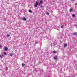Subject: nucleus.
Masks as SVG:
<instances>
[{
	"label": "nucleus",
	"instance_id": "10",
	"mask_svg": "<svg viewBox=\"0 0 77 77\" xmlns=\"http://www.w3.org/2000/svg\"><path fill=\"white\" fill-rule=\"evenodd\" d=\"M29 12H30V13H32V11H31V10H29Z\"/></svg>",
	"mask_w": 77,
	"mask_h": 77
},
{
	"label": "nucleus",
	"instance_id": "4",
	"mask_svg": "<svg viewBox=\"0 0 77 77\" xmlns=\"http://www.w3.org/2000/svg\"><path fill=\"white\" fill-rule=\"evenodd\" d=\"M22 20H23L24 21H26V17L24 18H22Z\"/></svg>",
	"mask_w": 77,
	"mask_h": 77
},
{
	"label": "nucleus",
	"instance_id": "9",
	"mask_svg": "<svg viewBox=\"0 0 77 77\" xmlns=\"http://www.w3.org/2000/svg\"><path fill=\"white\" fill-rule=\"evenodd\" d=\"M2 57H3V55H0V57L1 58H2Z\"/></svg>",
	"mask_w": 77,
	"mask_h": 77
},
{
	"label": "nucleus",
	"instance_id": "5",
	"mask_svg": "<svg viewBox=\"0 0 77 77\" xmlns=\"http://www.w3.org/2000/svg\"><path fill=\"white\" fill-rule=\"evenodd\" d=\"M73 35H75V36L77 35V32H74L73 33Z\"/></svg>",
	"mask_w": 77,
	"mask_h": 77
},
{
	"label": "nucleus",
	"instance_id": "13",
	"mask_svg": "<svg viewBox=\"0 0 77 77\" xmlns=\"http://www.w3.org/2000/svg\"><path fill=\"white\" fill-rule=\"evenodd\" d=\"M4 54L5 55H6V52H4Z\"/></svg>",
	"mask_w": 77,
	"mask_h": 77
},
{
	"label": "nucleus",
	"instance_id": "21",
	"mask_svg": "<svg viewBox=\"0 0 77 77\" xmlns=\"http://www.w3.org/2000/svg\"><path fill=\"white\" fill-rule=\"evenodd\" d=\"M60 43H62V42L61 41L60 42Z\"/></svg>",
	"mask_w": 77,
	"mask_h": 77
},
{
	"label": "nucleus",
	"instance_id": "20",
	"mask_svg": "<svg viewBox=\"0 0 77 77\" xmlns=\"http://www.w3.org/2000/svg\"><path fill=\"white\" fill-rule=\"evenodd\" d=\"M0 47H2V45H0Z\"/></svg>",
	"mask_w": 77,
	"mask_h": 77
},
{
	"label": "nucleus",
	"instance_id": "8",
	"mask_svg": "<svg viewBox=\"0 0 77 77\" xmlns=\"http://www.w3.org/2000/svg\"><path fill=\"white\" fill-rule=\"evenodd\" d=\"M69 11H70V12H72V11H73L72 10V9H70V10H69Z\"/></svg>",
	"mask_w": 77,
	"mask_h": 77
},
{
	"label": "nucleus",
	"instance_id": "16",
	"mask_svg": "<svg viewBox=\"0 0 77 77\" xmlns=\"http://www.w3.org/2000/svg\"><path fill=\"white\" fill-rule=\"evenodd\" d=\"M61 28H63V25L61 26Z\"/></svg>",
	"mask_w": 77,
	"mask_h": 77
},
{
	"label": "nucleus",
	"instance_id": "1",
	"mask_svg": "<svg viewBox=\"0 0 77 77\" xmlns=\"http://www.w3.org/2000/svg\"><path fill=\"white\" fill-rule=\"evenodd\" d=\"M38 5H40V3L38 4V2H37V1H36L35 2V4L34 5V6L35 7H37V6H38Z\"/></svg>",
	"mask_w": 77,
	"mask_h": 77
},
{
	"label": "nucleus",
	"instance_id": "11",
	"mask_svg": "<svg viewBox=\"0 0 77 77\" xmlns=\"http://www.w3.org/2000/svg\"><path fill=\"white\" fill-rule=\"evenodd\" d=\"M72 17H75V14H73L72 15Z\"/></svg>",
	"mask_w": 77,
	"mask_h": 77
},
{
	"label": "nucleus",
	"instance_id": "17",
	"mask_svg": "<svg viewBox=\"0 0 77 77\" xmlns=\"http://www.w3.org/2000/svg\"><path fill=\"white\" fill-rule=\"evenodd\" d=\"M10 56H12V54H10Z\"/></svg>",
	"mask_w": 77,
	"mask_h": 77
},
{
	"label": "nucleus",
	"instance_id": "12",
	"mask_svg": "<svg viewBox=\"0 0 77 77\" xmlns=\"http://www.w3.org/2000/svg\"><path fill=\"white\" fill-rule=\"evenodd\" d=\"M39 3H40V4H42V1H41Z\"/></svg>",
	"mask_w": 77,
	"mask_h": 77
},
{
	"label": "nucleus",
	"instance_id": "18",
	"mask_svg": "<svg viewBox=\"0 0 77 77\" xmlns=\"http://www.w3.org/2000/svg\"><path fill=\"white\" fill-rule=\"evenodd\" d=\"M41 8H43V6H41Z\"/></svg>",
	"mask_w": 77,
	"mask_h": 77
},
{
	"label": "nucleus",
	"instance_id": "3",
	"mask_svg": "<svg viewBox=\"0 0 77 77\" xmlns=\"http://www.w3.org/2000/svg\"><path fill=\"white\" fill-rule=\"evenodd\" d=\"M67 45H68L66 44H65L64 45V47H67Z\"/></svg>",
	"mask_w": 77,
	"mask_h": 77
},
{
	"label": "nucleus",
	"instance_id": "19",
	"mask_svg": "<svg viewBox=\"0 0 77 77\" xmlns=\"http://www.w3.org/2000/svg\"><path fill=\"white\" fill-rule=\"evenodd\" d=\"M47 14H48V15H49V13H47Z\"/></svg>",
	"mask_w": 77,
	"mask_h": 77
},
{
	"label": "nucleus",
	"instance_id": "6",
	"mask_svg": "<svg viewBox=\"0 0 77 77\" xmlns=\"http://www.w3.org/2000/svg\"><path fill=\"white\" fill-rule=\"evenodd\" d=\"M22 66L23 67L24 66H25V64L24 63H22Z\"/></svg>",
	"mask_w": 77,
	"mask_h": 77
},
{
	"label": "nucleus",
	"instance_id": "2",
	"mask_svg": "<svg viewBox=\"0 0 77 77\" xmlns=\"http://www.w3.org/2000/svg\"><path fill=\"white\" fill-rule=\"evenodd\" d=\"M57 56H55V57H54V60H57Z\"/></svg>",
	"mask_w": 77,
	"mask_h": 77
},
{
	"label": "nucleus",
	"instance_id": "7",
	"mask_svg": "<svg viewBox=\"0 0 77 77\" xmlns=\"http://www.w3.org/2000/svg\"><path fill=\"white\" fill-rule=\"evenodd\" d=\"M8 48L7 47L5 48V51H7V50H8Z\"/></svg>",
	"mask_w": 77,
	"mask_h": 77
},
{
	"label": "nucleus",
	"instance_id": "14",
	"mask_svg": "<svg viewBox=\"0 0 77 77\" xmlns=\"http://www.w3.org/2000/svg\"><path fill=\"white\" fill-rule=\"evenodd\" d=\"M7 37H9V36H10V35H9V34H7Z\"/></svg>",
	"mask_w": 77,
	"mask_h": 77
},
{
	"label": "nucleus",
	"instance_id": "15",
	"mask_svg": "<svg viewBox=\"0 0 77 77\" xmlns=\"http://www.w3.org/2000/svg\"><path fill=\"white\" fill-rule=\"evenodd\" d=\"M56 53V51H54L53 53Z\"/></svg>",
	"mask_w": 77,
	"mask_h": 77
}]
</instances>
